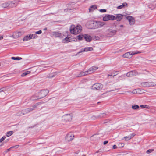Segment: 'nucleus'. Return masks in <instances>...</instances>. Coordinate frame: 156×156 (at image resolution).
I'll return each mask as SVG.
<instances>
[{
	"instance_id": "obj_44",
	"label": "nucleus",
	"mask_w": 156,
	"mask_h": 156,
	"mask_svg": "<svg viewBox=\"0 0 156 156\" xmlns=\"http://www.w3.org/2000/svg\"><path fill=\"white\" fill-rule=\"evenodd\" d=\"M99 11L101 12H105L106 11V10L105 9H101Z\"/></svg>"
},
{
	"instance_id": "obj_14",
	"label": "nucleus",
	"mask_w": 156,
	"mask_h": 156,
	"mask_svg": "<svg viewBox=\"0 0 156 156\" xmlns=\"http://www.w3.org/2000/svg\"><path fill=\"white\" fill-rule=\"evenodd\" d=\"M126 19L128 20L129 23L130 25H133L135 23V20L133 17L127 16Z\"/></svg>"
},
{
	"instance_id": "obj_1",
	"label": "nucleus",
	"mask_w": 156,
	"mask_h": 156,
	"mask_svg": "<svg viewBox=\"0 0 156 156\" xmlns=\"http://www.w3.org/2000/svg\"><path fill=\"white\" fill-rule=\"evenodd\" d=\"M82 27L80 25H78L75 27V26L72 25L70 28V31L71 34L76 35L80 33L82 30Z\"/></svg>"
},
{
	"instance_id": "obj_11",
	"label": "nucleus",
	"mask_w": 156,
	"mask_h": 156,
	"mask_svg": "<svg viewBox=\"0 0 156 156\" xmlns=\"http://www.w3.org/2000/svg\"><path fill=\"white\" fill-rule=\"evenodd\" d=\"M48 92L47 90H42L38 93L41 99L45 97L48 94Z\"/></svg>"
},
{
	"instance_id": "obj_17",
	"label": "nucleus",
	"mask_w": 156,
	"mask_h": 156,
	"mask_svg": "<svg viewBox=\"0 0 156 156\" xmlns=\"http://www.w3.org/2000/svg\"><path fill=\"white\" fill-rule=\"evenodd\" d=\"M40 99H41V98L38 93L33 95L30 98V99L32 100H34Z\"/></svg>"
},
{
	"instance_id": "obj_24",
	"label": "nucleus",
	"mask_w": 156,
	"mask_h": 156,
	"mask_svg": "<svg viewBox=\"0 0 156 156\" xmlns=\"http://www.w3.org/2000/svg\"><path fill=\"white\" fill-rule=\"evenodd\" d=\"M98 135H94L91 136L90 137V139L91 140H95L98 138Z\"/></svg>"
},
{
	"instance_id": "obj_25",
	"label": "nucleus",
	"mask_w": 156,
	"mask_h": 156,
	"mask_svg": "<svg viewBox=\"0 0 156 156\" xmlns=\"http://www.w3.org/2000/svg\"><path fill=\"white\" fill-rule=\"evenodd\" d=\"M93 48L92 47H87L84 48V51L86 52L93 51Z\"/></svg>"
},
{
	"instance_id": "obj_49",
	"label": "nucleus",
	"mask_w": 156,
	"mask_h": 156,
	"mask_svg": "<svg viewBox=\"0 0 156 156\" xmlns=\"http://www.w3.org/2000/svg\"><path fill=\"white\" fill-rule=\"evenodd\" d=\"M96 118V117L94 115L92 116L91 117V119H95Z\"/></svg>"
},
{
	"instance_id": "obj_42",
	"label": "nucleus",
	"mask_w": 156,
	"mask_h": 156,
	"mask_svg": "<svg viewBox=\"0 0 156 156\" xmlns=\"http://www.w3.org/2000/svg\"><path fill=\"white\" fill-rule=\"evenodd\" d=\"M6 137L5 136H3L2 138L0 139V142H2L5 139Z\"/></svg>"
},
{
	"instance_id": "obj_29",
	"label": "nucleus",
	"mask_w": 156,
	"mask_h": 156,
	"mask_svg": "<svg viewBox=\"0 0 156 156\" xmlns=\"http://www.w3.org/2000/svg\"><path fill=\"white\" fill-rule=\"evenodd\" d=\"M11 59L14 60H20L22 59V58L20 57H11Z\"/></svg>"
},
{
	"instance_id": "obj_18",
	"label": "nucleus",
	"mask_w": 156,
	"mask_h": 156,
	"mask_svg": "<svg viewBox=\"0 0 156 156\" xmlns=\"http://www.w3.org/2000/svg\"><path fill=\"white\" fill-rule=\"evenodd\" d=\"M84 38L87 42H90L92 39L91 37L88 35H85Z\"/></svg>"
},
{
	"instance_id": "obj_38",
	"label": "nucleus",
	"mask_w": 156,
	"mask_h": 156,
	"mask_svg": "<svg viewBox=\"0 0 156 156\" xmlns=\"http://www.w3.org/2000/svg\"><path fill=\"white\" fill-rule=\"evenodd\" d=\"M54 34L56 37H59L60 36L61 34L59 33L58 32H55L54 33Z\"/></svg>"
},
{
	"instance_id": "obj_22",
	"label": "nucleus",
	"mask_w": 156,
	"mask_h": 156,
	"mask_svg": "<svg viewBox=\"0 0 156 156\" xmlns=\"http://www.w3.org/2000/svg\"><path fill=\"white\" fill-rule=\"evenodd\" d=\"M87 74H88V73L87 72V71H86L84 72H81L77 76H76L77 77H80L84 76L86 75H87Z\"/></svg>"
},
{
	"instance_id": "obj_48",
	"label": "nucleus",
	"mask_w": 156,
	"mask_h": 156,
	"mask_svg": "<svg viewBox=\"0 0 156 156\" xmlns=\"http://www.w3.org/2000/svg\"><path fill=\"white\" fill-rule=\"evenodd\" d=\"M122 8L123 7H122V5H120V6H118L117 7V8L118 9H120Z\"/></svg>"
},
{
	"instance_id": "obj_40",
	"label": "nucleus",
	"mask_w": 156,
	"mask_h": 156,
	"mask_svg": "<svg viewBox=\"0 0 156 156\" xmlns=\"http://www.w3.org/2000/svg\"><path fill=\"white\" fill-rule=\"evenodd\" d=\"M153 150H154L152 149L148 150L147 151L146 153L148 154H149V153H151V152H152L153 151Z\"/></svg>"
},
{
	"instance_id": "obj_30",
	"label": "nucleus",
	"mask_w": 156,
	"mask_h": 156,
	"mask_svg": "<svg viewBox=\"0 0 156 156\" xmlns=\"http://www.w3.org/2000/svg\"><path fill=\"white\" fill-rule=\"evenodd\" d=\"M96 8L97 7L95 5H92L89 9V12H90V11L93 10L94 9H96Z\"/></svg>"
},
{
	"instance_id": "obj_60",
	"label": "nucleus",
	"mask_w": 156,
	"mask_h": 156,
	"mask_svg": "<svg viewBox=\"0 0 156 156\" xmlns=\"http://www.w3.org/2000/svg\"><path fill=\"white\" fill-rule=\"evenodd\" d=\"M47 30V28H45V29H44V30Z\"/></svg>"
},
{
	"instance_id": "obj_28",
	"label": "nucleus",
	"mask_w": 156,
	"mask_h": 156,
	"mask_svg": "<svg viewBox=\"0 0 156 156\" xmlns=\"http://www.w3.org/2000/svg\"><path fill=\"white\" fill-rule=\"evenodd\" d=\"M139 107L138 105H133L132 106V108L134 110H136L139 108Z\"/></svg>"
},
{
	"instance_id": "obj_41",
	"label": "nucleus",
	"mask_w": 156,
	"mask_h": 156,
	"mask_svg": "<svg viewBox=\"0 0 156 156\" xmlns=\"http://www.w3.org/2000/svg\"><path fill=\"white\" fill-rule=\"evenodd\" d=\"M148 8L150 9H154L155 8V6H153L152 5H149L148 6Z\"/></svg>"
},
{
	"instance_id": "obj_7",
	"label": "nucleus",
	"mask_w": 156,
	"mask_h": 156,
	"mask_svg": "<svg viewBox=\"0 0 156 156\" xmlns=\"http://www.w3.org/2000/svg\"><path fill=\"white\" fill-rule=\"evenodd\" d=\"M72 119V116L70 114H65L62 117V120L66 122L71 121Z\"/></svg>"
},
{
	"instance_id": "obj_61",
	"label": "nucleus",
	"mask_w": 156,
	"mask_h": 156,
	"mask_svg": "<svg viewBox=\"0 0 156 156\" xmlns=\"http://www.w3.org/2000/svg\"><path fill=\"white\" fill-rule=\"evenodd\" d=\"M99 152V151H97V152H96V153H98Z\"/></svg>"
},
{
	"instance_id": "obj_3",
	"label": "nucleus",
	"mask_w": 156,
	"mask_h": 156,
	"mask_svg": "<svg viewBox=\"0 0 156 156\" xmlns=\"http://www.w3.org/2000/svg\"><path fill=\"white\" fill-rule=\"evenodd\" d=\"M116 30H113L110 28L106 31V36L107 37H112L115 35L116 33Z\"/></svg>"
},
{
	"instance_id": "obj_16",
	"label": "nucleus",
	"mask_w": 156,
	"mask_h": 156,
	"mask_svg": "<svg viewBox=\"0 0 156 156\" xmlns=\"http://www.w3.org/2000/svg\"><path fill=\"white\" fill-rule=\"evenodd\" d=\"M98 69V67L96 66H93L90 68L87 71V72L88 74H90L96 70Z\"/></svg>"
},
{
	"instance_id": "obj_27",
	"label": "nucleus",
	"mask_w": 156,
	"mask_h": 156,
	"mask_svg": "<svg viewBox=\"0 0 156 156\" xmlns=\"http://www.w3.org/2000/svg\"><path fill=\"white\" fill-rule=\"evenodd\" d=\"M30 71H27L23 73L22 74L21 76H24L30 74Z\"/></svg>"
},
{
	"instance_id": "obj_31",
	"label": "nucleus",
	"mask_w": 156,
	"mask_h": 156,
	"mask_svg": "<svg viewBox=\"0 0 156 156\" xmlns=\"http://www.w3.org/2000/svg\"><path fill=\"white\" fill-rule=\"evenodd\" d=\"M13 133V131H9L7 133L6 135L7 136H9L12 135Z\"/></svg>"
},
{
	"instance_id": "obj_36",
	"label": "nucleus",
	"mask_w": 156,
	"mask_h": 156,
	"mask_svg": "<svg viewBox=\"0 0 156 156\" xmlns=\"http://www.w3.org/2000/svg\"><path fill=\"white\" fill-rule=\"evenodd\" d=\"M23 110L21 112H18L16 114V115L17 116H20L23 115H24V114H23Z\"/></svg>"
},
{
	"instance_id": "obj_54",
	"label": "nucleus",
	"mask_w": 156,
	"mask_h": 156,
	"mask_svg": "<svg viewBox=\"0 0 156 156\" xmlns=\"http://www.w3.org/2000/svg\"><path fill=\"white\" fill-rule=\"evenodd\" d=\"M102 115H102V116L101 115V117H104V116H105L106 115V114H105V113H104L102 114Z\"/></svg>"
},
{
	"instance_id": "obj_47",
	"label": "nucleus",
	"mask_w": 156,
	"mask_h": 156,
	"mask_svg": "<svg viewBox=\"0 0 156 156\" xmlns=\"http://www.w3.org/2000/svg\"><path fill=\"white\" fill-rule=\"evenodd\" d=\"M84 51H84V49L82 48L81 49L80 51L78 53H79Z\"/></svg>"
},
{
	"instance_id": "obj_8",
	"label": "nucleus",
	"mask_w": 156,
	"mask_h": 156,
	"mask_svg": "<svg viewBox=\"0 0 156 156\" xmlns=\"http://www.w3.org/2000/svg\"><path fill=\"white\" fill-rule=\"evenodd\" d=\"M24 33V31L23 30L19 31L13 33L12 36L14 38H17L23 35Z\"/></svg>"
},
{
	"instance_id": "obj_55",
	"label": "nucleus",
	"mask_w": 156,
	"mask_h": 156,
	"mask_svg": "<svg viewBox=\"0 0 156 156\" xmlns=\"http://www.w3.org/2000/svg\"><path fill=\"white\" fill-rule=\"evenodd\" d=\"M3 37L2 36H0V40H2L3 39Z\"/></svg>"
},
{
	"instance_id": "obj_63",
	"label": "nucleus",
	"mask_w": 156,
	"mask_h": 156,
	"mask_svg": "<svg viewBox=\"0 0 156 156\" xmlns=\"http://www.w3.org/2000/svg\"><path fill=\"white\" fill-rule=\"evenodd\" d=\"M65 10V11H66V9H65V10Z\"/></svg>"
},
{
	"instance_id": "obj_15",
	"label": "nucleus",
	"mask_w": 156,
	"mask_h": 156,
	"mask_svg": "<svg viewBox=\"0 0 156 156\" xmlns=\"http://www.w3.org/2000/svg\"><path fill=\"white\" fill-rule=\"evenodd\" d=\"M137 74V73L135 71H130L126 73V76L128 77L136 76Z\"/></svg>"
},
{
	"instance_id": "obj_33",
	"label": "nucleus",
	"mask_w": 156,
	"mask_h": 156,
	"mask_svg": "<svg viewBox=\"0 0 156 156\" xmlns=\"http://www.w3.org/2000/svg\"><path fill=\"white\" fill-rule=\"evenodd\" d=\"M77 37H78V39L79 40H82L83 37H84V36L83 35H79L77 36Z\"/></svg>"
},
{
	"instance_id": "obj_6",
	"label": "nucleus",
	"mask_w": 156,
	"mask_h": 156,
	"mask_svg": "<svg viewBox=\"0 0 156 156\" xmlns=\"http://www.w3.org/2000/svg\"><path fill=\"white\" fill-rule=\"evenodd\" d=\"M141 85L144 87H153L156 85L153 82H144L141 83Z\"/></svg>"
},
{
	"instance_id": "obj_20",
	"label": "nucleus",
	"mask_w": 156,
	"mask_h": 156,
	"mask_svg": "<svg viewBox=\"0 0 156 156\" xmlns=\"http://www.w3.org/2000/svg\"><path fill=\"white\" fill-rule=\"evenodd\" d=\"M9 2H8L3 3L1 5V6L4 8H9Z\"/></svg>"
},
{
	"instance_id": "obj_43",
	"label": "nucleus",
	"mask_w": 156,
	"mask_h": 156,
	"mask_svg": "<svg viewBox=\"0 0 156 156\" xmlns=\"http://www.w3.org/2000/svg\"><path fill=\"white\" fill-rule=\"evenodd\" d=\"M130 136H126V137H124V138L126 140H130Z\"/></svg>"
},
{
	"instance_id": "obj_51",
	"label": "nucleus",
	"mask_w": 156,
	"mask_h": 156,
	"mask_svg": "<svg viewBox=\"0 0 156 156\" xmlns=\"http://www.w3.org/2000/svg\"><path fill=\"white\" fill-rule=\"evenodd\" d=\"M117 148V147L115 145H114L113 146V148L114 149H116Z\"/></svg>"
},
{
	"instance_id": "obj_34",
	"label": "nucleus",
	"mask_w": 156,
	"mask_h": 156,
	"mask_svg": "<svg viewBox=\"0 0 156 156\" xmlns=\"http://www.w3.org/2000/svg\"><path fill=\"white\" fill-rule=\"evenodd\" d=\"M30 35L31 37L32 38V39L36 38L37 37V36L36 34H30Z\"/></svg>"
},
{
	"instance_id": "obj_13",
	"label": "nucleus",
	"mask_w": 156,
	"mask_h": 156,
	"mask_svg": "<svg viewBox=\"0 0 156 156\" xmlns=\"http://www.w3.org/2000/svg\"><path fill=\"white\" fill-rule=\"evenodd\" d=\"M145 90L143 89L138 88L134 90L131 92L134 94H140L144 93L143 92Z\"/></svg>"
},
{
	"instance_id": "obj_26",
	"label": "nucleus",
	"mask_w": 156,
	"mask_h": 156,
	"mask_svg": "<svg viewBox=\"0 0 156 156\" xmlns=\"http://www.w3.org/2000/svg\"><path fill=\"white\" fill-rule=\"evenodd\" d=\"M118 74V72H115L112 73H110V74H108V76H114L116 75L117 74Z\"/></svg>"
},
{
	"instance_id": "obj_19",
	"label": "nucleus",
	"mask_w": 156,
	"mask_h": 156,
	"mask_svg": "<svg viewBox=\"0 0 156 156\" xmlns=\"http://www.w3.org/2000/svg\"><path fill=\"white\" fill-rule=\"evenodd\" d=\"M33 111L32 108H27V109H25L23 110V114H25L27 113H28L29 112H30L31 111Z\"/></svg>"
},
{
	"instance_id": "obj_12",
	"label": "nucleus",
	"mask_w": 156,
	"mask_h": 156,
	"mask_svg": "<svg viewBox=\"0 0 156 156\" xmlns=\"http://www.w3.org/2000/svg\"><path fill=\"white\" fill-rule=\"evenodd\" d=\"M19 2L16 0L9 2V8L16 7L17 5Z\"/></svg>"
},
{
	"instance_id": "obj_58",
	"label": "nucleus",
	"mask_w": 156,
	"mask_h": 156,
	"mask_svg": "<svg viewBox=\"0 0 156 156\" xmlns=\"http://www.w3.org/2000/svg\"><path fill=\"white\" fill-rule=\"evenodd\" d=\"M120 26L121 27H123V25H120Z\"/></svg>"
},
{
	"instance_id": "obj_4",
	"label": "nucleus",
	"mask_w": 156,
	"mask_h": 156,
	"mask_svg": "<svg viewBox=\"0 0 156 156\" xmlns=\"http://www.w3.org/2000/svg\"><path fill=\"white\" fill-rule=\"evenodd\" d=\"M74 137V135L73 133L70 132L68 133L65 137V140L66 142H69L72 141Z\"/></svg>"
},
{
	"instance_id": "obj_50",
	"label": "nucleus",
	"mask_w": 156,
	"mask_h": 156,
	"mask_svg": "<svg viewBox=\"0 0 156 156\" xmlns=\"http://www.w3.org/2000/svg\"><path fill=\"white\" fill-rule=\"evenodd\" d=\"M122 4H123L124 7L125 6H127V4L126 2L123 3Z\"/></svg>"
},
{
	"instance_id": "obj_56",
	"label": "nucleus",
	"mask_w": 156,
	"mask_h": 156,
	"mask_svg": "<svg viewBox=\"0 0 156 156\" xmlns=\"http://www.w3.org/2000/svg\"><path fill=\"white\" fill-rule=\"evenodd\" d=\"M9 139H7L5 141V142H8V141H9Z\"/></svg>"
},
{
	"instance_id": "obj_53",
	"label": "nucleus",
	"mask_w": 156,
	"mask_h": 156,
	"mask_svg": "<svg viewBox=\"0 0 156 156\" xmlns=\"http://www.w3.org/2000/svg\"><path fill=\"white\" fill-rule=\"evenodd\" d=\"M108 141H104V143H103V144L104 145H105L106 144L108 143Z\"/></svg>"
},
{
	"instance_id": "obj_62",
	"label": "nucleus",
	"mask_w": 156,
	"mask_h": 156,
	"mask_svg": "<svg viewBox=\"0 0 156 156\" xmlns=\"http://www.w3.org/2000/svg\"><path fill=\"white\" fill-rule=\"evenodd\" d=\"M122 7H124V5H123V4H122Z\"/></svg>"
},
{
	"instance_id": "obj_37",
	"label": "nucleus",
	"mask_w": 156,
	"mask_h": 156,
	"mask_svg": "<svg viewBox=\"0 0 156 156\" xmlns=\"http://www.w3.org/2000/svg\"><path fill=\"white\" fill-rule=\"evenodd\" d=\"M124 145V144L122 143H120L118 144V147L119 148H121L122 147H123Z\"/></svg>"
},
{
	"instance_id": "obj_23",
	"label": "nucleus",
	"mask_w": 156,
	"mask_h": 156,
	"mask_svg": "<svg viewBox=\"0 0 156 156\" xmlns=\"http://www.w3.org/2000/svg\"><path fill=\"white\" fill-rule=\"evenodd\" d=\"M32 39V38H31L30 37V34L29 35H27L25 36L23 38V40L24 41H27L28 40H30V39Z\"/></svg>"
},
{
	"instance_id": "obj_2",
	"label": "nucleus",
	"mask_w": 156,
	"mask_h": 156,
	"mask_svg": "<svg viewBox=\"0 0 156 156\" xmlns=\"http://www.w3.org/2000/svg\"><path fill=\"white\" fill-rule=\"evenodd\" d=\"M104 22L101 21H95L91 23L90 25H91V29H97L102 27L105 25Z\"/></svg>"
},
{
	"instance_id": "obj_32",
	"label": "nucleus",
	"mask_w": 156,
	"mask_h": 156,
	"mask_svg": "<svg viewBox=\"0 0 156 156\" xmlns=\"http://www.w3.org/2000/svg\"><path fill=\"white\" fill-rule=\"evenodd\" d=\"M41 103H36L35 105H33L32 106V108H32L33 110L34 109H35V108L37 107V106L40 104Z\"/></svg>"
},
{
	"instance_id": "obj_46",
	"label": "nucleus",
	"mask_w": 156,
	"mask_h": 156,
	"mask_svg": "<svg viewBox=\"0 0 156 156\" xmlns=\"http://www.w3.org/2000/svg\"><path fill=\"white\" fill-rule=\"evenodd\" d=\"M42 33V31L41 30H40L36 32H35V34H40Z\"/></svg>"
},
{
	"instance_id": "obj_21",
	"label": "nucleus",
	"mask_w": 156,
	"mask_h": 156,
	"mask_svg": "<svg viewBox=\"0 0 156 156\" xmlns=\"http://www.w3.org/2000/svg\"><path fill=\"white\" fill-rule=\"evenodd\" d=\"M123 15L121 14H117L116 17H115V20H116L117 21H121Z\"/></svg>"
},
{
	"instance_id": "obj_45",
	"label": "nucleus",
	"mask_w": 156,
	"mask_h": 156,
	"mask_svg": "<svg viewBox=\"0 0 156 156\" xmlns=\"http://www.w3.org/2000/svg\"><path fill=\"white\" fill-rule=\"evenodd\" d=\"M135 135V134L134 133H132L131 134V136H130V139H131V138L133 137Z\"/></svg>"
},
{
	"instance_id": "obj_57",
	"label": "nucleus",
	"mask_w": 156,
	"mask_h": 156,
	"mask_svg": "<svg viewBox=\"0 0 156 156\" xmlns=\"http://www.w3.org/2000/svg\"><path fill=\"white\" fill-rule=\"evenodd\" d=\"M3 91V90H2V89H0V92Z\"/></svg>"
},
{
	"instance_id": "obj_59",
	"label": "nucleus",
	"mask_w": 156,
	"mask_h": 156,
	"mask_svg": "<svg viewBox=\"0 0 156 156\" xmlns=\"http://www.w3.org/2000/svg\"><path fill=\"white\" fill-rule=\"evenodd\" d=\"M54 76V75H52L51 76L49 77H50V78H52V77H53Z\"/></svg>"
},
{
	"instance_id": "obj_5",
	"label": "nucleus",
	"mask_w": 156,
	"mask_h": 156,
	"mask_svg": "<svg viewBox=\"0 0 156 156\" xmlns=\"http://www.w3.org/2000/svg\"><path fill=\"white\" fill-rule=\"evenodd\" d=\"M115 16L113 15L106 14L103 17L104 21H107L109 20H115Z\"/></svg>"
},
{
	"instance_id": "obj_35",
	"label": "nucleus",
	"mask_w": 156,
	"mask_h": 156,
	"mask_svg": "<svg viewBox=\"0 0 156 156\" xmlns=\"http://www.w3.org/2000/svg\"><path fill=\"white\" fill-rule=\"evenodd\" d=\"M19 147V145H16V146H14V147H10V148H9V149H7V150H6L5 151V152L6 153H7L8 151H9L10 150V149H11V148H13V147H15L16 148H18V147Z\"/></svg>"
},
{
	"instance_id": "obj_10",
	"label": "nucleus",
	"mask_w": 156,
	"mask_h": 156,
	"mask_svg": "<svg viewBox=\"0 0 156 156\" xmlns=\"http://www.w3.org/2000/svg\"><path fill=\"white\" fill-rule=\"evenodd\" d=\"M102 88L103 85L101 84L97 83L94 84L92 86V88L93 90H99L102 89Z\"/></svg>"
},
{
	"instance_id": "obj_9",
	"label": "nucleus",
	"mask_w": 156,
	"mask_h": 156,
	"mask_svg": "<svg viewBox=\"0 0 156 156\" xmlns=\"http://www.w3.org/2000/svg\"><path fill=\"white\" fill-rule=\"evenodd\" d=\"M139 53H136L134 52H128L122 55V57L124 58H130L132 57L133 55Z\"/></svg>"
},
{
	"instance_id": "obj_39",
	"label": "nucleus",
	"mask_w": 156,
	"mask_h": 156,
	"mask_svg": "<svg viewBox=\"0 0 156 156\" xmlns=\"http://www.w3.org/2000/svg\"><path fill=\"white\" fill-rule=\"evenodd\" d=\"M140 107L141 108H148V106L147 105H140Z\"/></svg>"
},
{
	"instance_id": "obj_52",
	"label": "nucleus",
	"mask_w": 156,
	"mask_h": 156,
	"mask_svg": "<svg viewBox=\"0 0 156 156\" xmlns=\"http://www.w3.org/2000/svg\"><path fill=\"white\" fill-rule=\"evenodd\" d=\"M65 39L66 41H69V37H66L65 38Z\"/></svg>"
}]
</instances>
